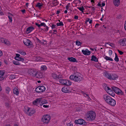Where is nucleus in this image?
<instances>
[{
	"label": "nucleus",
	"instance_id": "nucleus-48",
	"mask_svg": "<svg viewBox=\"0 0 126 126\" xmlns=\"http://www.w3.org/2000/svg\"><path fill=\"white\" fill-rule=\"evenodd\" d=\"M67 126H73V125L72 124L70 123L67 124Z\"/></svg>",
	"mask_w": 126,
	"mask_h": 126
},
{
	"label": "nucleus",
	"instance_id": "nucleus-5",
	"mask_svg": "<svg viewBox=\"0 0 126 126\" xmlns=\"http://www.w3.org/2000/svg\"><path fill=\"white\" fill-rule=\"evenodd\" d=\"M111 88L116 94L120 95H122L123 94V92L118 88L113 86L111 87Z\"/></svg>",
	"mask_w": 126,
	"mask_h": 126
},
{
	"label": "nucleus",
	"instance_id": "nucleus-55",
	"mask_svg": "<svg viewBox=\"0 0 126 126\" xmlns=\"http://www.w3.org/2000/svg\"><path fill=\"white\" fill-rule=\"evenodd\" d=\"M99 25V24L97 23L96 24L95 27V28H97Z\"/></svg>",
	"mask_w": 126,
	"mask_h": 126
},
{
	"label": "nucleus",
	"instance_id": "nucleus-54",
	"mask_svg": "<svg viewBox=\"0 0 126 126\" xmlns=\"http://www.w3.org/2000/svg\"><path fill=\"white\" fill-rule=\"evenodd\" d=\"M78 16H74V18L76 19H78Z\"/></svg>",
	"mask_w": 126,
	"mask_h": 126
},
{
	"label": "nucleus",
	"instance_id": "nucleus-59",
	"mask_svg": "<svg viewBox=\"0 0 126 126\" xmlns=\"http://www.w3.org/2000/svg\"><path fill=\"white\" fill-rule=\"evenodd\" d=\"M92 7V10H93V11H94V10H95V8H94V7Z\"/></svg>",
	"mask_w": 126,
	"mask_h": 126
},
{
	"label": "nucleus",
	"instance_id": "nucleus-18",
	"mask_svg": "<svg viewBox=\"0 0 126 126\" xmlns=\"http://www.w3.org/2000/svg\"><path fill=\"white\" fill-rule=\"evenodd\" d=\"M82 52L84 55H90L91 54V52L87 49H86L85 50H82Z\"/></svg>",
	"mask_w": 126,
	"mask_h": 126
},
{
	"label": "nucleus",
	"instance_id": "nucleus-37",
	"mask_svg": "<svg viewBox=\"0 0 126 126\" xmlns=\"http://www.w3.org/2000/svg\"><path fill=\"white\" fill-rule=\"evenodd\" d=\"M77 8L79 9V10L82 12V13L83 12V10H84V9L83 6H82L81 7H78Z\"/></svg>",
	"mask_w": 126,
	"mask_h": 126
},
{
	"label": "nucleus",
	"instance_id": "nucleus-39",
	"mask_svg": "<svg viewBox=\"0 0 126 126\" xmlns=\"http://www.w3.org/2000/svg\"><path fill=\"white\" fill-rule=\"evenodd\" d=\"M16 57H15V59L16 60L18 59V58L20 57V55L19 54H16Z\"/></svg>",
	"mask_w": 126,
	"mask_h": 126
},
{
	"label": "nucleus",
	"instance_id": "nucleus-42",
	"mask_svg": "<svg viewBox=\"0 0 126 126\" xmlns=\"http://www.w3.org/2000/svg\"><path fill=\"white\" fill-rule=\"evenodd\" d=\"M8 17L9 19V21L10 22H12V18L11 16H8Z\"/></svg>",
	"mask_w": 126,
	"mask_h": 126
},
{
	"label": "nucleus",
	"instance_id": "nucleus-22",
	"mask_svg": "<svg viewBox=\"0 0 126 126\" xmlns=\"http://www.w3.org/2000/svg\"><path fill=\"white\" fill-rule=\"evenodd\" d=\"M108 94L113 97L114 96L115 94L113 91L110 89L108 92H107Z\"/></svg>",
	"mask_w": 126,
	"mask_h": 126
},
{
	"label": "nucleus",
	"instance_id": "nucleus-38",
	"mask_svg": "<svg viewBox=\"0 0 126 126\" xmlns=\"http://www.w3.org/2000/svg\"><path fill=\"white\" fill-rule=\"evenodd\" d=\"M15 78V75H10L9 78L11 79H13Z\"/></svg>",
	"mask_w": 126,
	"mask_h": 126
},
{
	"label": "nucleus",
	"instance_id": "nucleus-2",
	"mask_svg": "<svg viewBox=\"0 0 126 126\" xmlns=\"http://www.w3.org/2000/svg\"><path fill=\"white\" fill-rule=\"evenodd\" d=\"M70 79L73 80L74 81L79 82L83 80L82 75L79 73H75L74 75H71L69 77Z\"/></svg>",
	"mask_w": 126,
	"mask_h": 126
},
{
	"label": "nucleus",
	"instance_id": "nucleus-56",
	"mask_svg": "<svg viewBox=\"0 0 126 126\" xmlns=\"http://www.w3.org/2000/svg\"><path fill=\"white\" fill-rule=\"evenodd\" d=\"M48 106L45 105H43V107L45 108L48 107Z\"/></svg>",
	"mask_w": 126,
	"mask_h": 126
},
{
	"label": "nucleus",
	"instance_id": "nucleus-43",
	"mask_svg": "<svg viewBox=\"0 0 126 126\" xmlns=\"http://www.w3.org/2000/svg\"><path fill=\"white\" fill-rule=\"evenodd\" d=\"M110 89V88L108 87H106L105 88V89L107 93V92H108Z\"/></svg>",
	"mask_w": 126,
	"mask_h": 126
},
{
	"label": "nucleus",
	"instance_id": "nucleus-60",
	"mask_svg": "<svg viewBox=\"0 0 126 126\" xmlns=\"http://www.w3.org/2000/svg\"><path fill=\"white\" fill-rule=\"evenodd\" d=\"M60 13V11L59 10H57V11L56 14H58Z\"/></svg>",
	"mask_w": 126,
	"mask_h": 126
},
{
	"label": "nucleus",
	"instance_id": "nucleus-19",
	"mask_svg": "<svg viewBox=\"0 0 126 126\" xmlns=\"http://www.w3.org/2000/svg\"><path fill=\"white\" fill-rule=\"evenodd\" d=\"M66 87H64L62 88V91L63 92L65 93L70 92V91Z\"/></svg>",
	"mask_w": 126,
	"mask_h": 126
},
{
	"label": "nucleus",
	"instance_id": "nucleus-32",
	"mask_svg": "<svg viewBox=\"0 0 126 126\" xmlns=\"http://www.w3.org/2000/svg\"><path fill=\"white\" fill-rule=\"evenodd\" d=\"M43 4H42L40 3H38L37 4L36 6L37 7H38L39 8H41L42 7V5H43Z\"/></svg>",
	"mask_w": 126,
	"mask_h": 126
},
{
	"label": "nucleus",
	"instance_id": "nucleus-31",
	"mask_svg": "<svg viewBox=\"0 0 126 126\" xmlns=\"http://www.w3.org/2000/svg\"><path fill=\"white\" fill-rule=\"evenodd\" d=\"M18 52L21 54L23 55H26V53L22 50L19 51Z\"/></svg>",
	"mask_w": 126,
	"mask_h": 126
},
{
	"label": "nucleus",
	"instance_id": "nucleus-63",
	"mask_svg": "<svg viewBox=\"0 0 126 126\" xmlns=\"http://www.w3.org/2000/svg\"><path fill=\"white\" fill-rule=\"evenodd\" d=\"M92 20H90L89 21L90 24H91L92 23Z\"/></svg>",
	"mask_w": 126,
	"mask_h": 126
},
{
	"label": "nucleus",
	"instance_id": "nucleus-46",
	"mask_svg": "<svg viewBox=\"0 0 126 126\" xmlns=\"http://www.w3.org/2000/svg\"><path fill=\"white\" fill-rule=\"evenodd\" d=\"M44 27L46 28V29H45V31H47L48 30V27L46 25V26H45Z\"/></svg>",
	"mask_w": 126,
	"mask_h": 126
},
{
	"label": "nucleus",
	"instance_id": "nucleus-62",
	"mask_svg": "<svg viewBox=\"0 0 126 126\" xmlns=\"http://www.w3.org/2000/svg\"><path fill=\"white\" fill-rule=\"evenodd\" d=\"M69 6L68 5H67L66 7V8L67 10H68V9Z\"/></svg>",
	"mask_w": 126,
	"mask_h": 126
},
{
	"label": "nucleus",
	"instance_id": "nucleus-52",
	"mask_svg": "<svg viewBox=\"0 0 126 126\" xmlns=\"http://www.w3.org/2000/svg\"><path fill=\"white\" fill-rule=\"evenodd\" d=\"M21 11L23 13H24L25 12V9L21 10Z\"/></svg>",
	"mask_w": 126,
	"mask_h": 126
},
{
	"label": "nucleus",
	"instance_id": "nucleus-7",
	"mask_svg": "<svg viewBox=\"0 0 126 126\" xmlns=\"http://www.w3.org/2000/svg\"><path fill=\"white\" fill-rule=\"evenodd\" d=\"M59 81L60 83L67 86L70 85L71 84V82L69 80H67L60 79Z\"/></svg>",
	"mask_w": 126,
	"mask_h": 126
},
{
	"label": "nucleus",
	"instance_id": "nucleus-8",
	"mask_svg": "<svg viewBox=\"0 0 126 126\" xmlns=\"http://www.w3.org/2000/svg\"><path fill=\"white\" fill-rule=\"evenodd\" d=\"M33 104L36 105L38 107H40L42 105V104L41 99V98L37 99L33 102Z\"/></svg>",
	"mask_w": 126,
	"mask_h": 126
},
{
	"label": "nucleus",
	"instance_id": "nucleus-58",
	"mask_svg": "<svg viewBox=\"0 0 126 126\" xmlns=\"http://www.w3.org/2000/svg\"><path fill=\"white\" fill-rule=\"evenodd\" d=\"M105 5V3H103L102 4V6H101L102 7L104 6Z\"/></svg>",
	"mask_w": 126,
	"mask_h": 126
},
{
	"label": "nucleus",
	"instance_id": "nucleus-47",
	"mask_svg": "<svg viewBox=\"0 0 126 126\" xmlns=\"http://www.w3.org/2000/svg\"><path fill=\"white\" fill-rule=\"evenodd\" d=\"M52 24V25L51 26L52 29H53L55 28H56V25H55L54 24Z\"/></svg>",
	"mask_w": 126,
	"mask_h": 126
},
{
	"label": "nucleus",
	"instance_id": "nucleus-28",
	"mask_svg": "<svg viewBox=\"0 0 126 126\" xmlns=\"http://www.w3.org/2000/svg\"><path fill=\"white\" fill-rule=\"evenodd\" d=\"M53 77L55 79H57L58 75L55 73H53L52 75Z\"/></svg>",
	"mask_w": 126,
	"mask_h": 126
},
{
	"label": "nucleus",
	"instance_id": "nucleus-57",
	"mask_svg": "<svg viewBox=\"0 0 126 126\" xmlns=\"http://www.w3.org/2000/svg\"><path fill=\"white\" fill-rule=\"evenodd\" d=\"M2 54V53L1 51L0 50V57L1 56Z\"/></svg>",
	"mask_w": 126,
	"mask_h": 126
},
{
	"label": "nucleus",
	"instance_id": "nucleus-53",
	"mask_svg": "<svg viewBox=\"0 0 126 126\" xmlns=\"http://www.w3.org/2000/svg\"><path fill=\"white\" fill-rule=\"evenodd\" d=\"M124 27L125 30H126V21H125L124 24Z\"/></svg>",
	"mask_w": 126,
	"mask_h": 126
},
{
	"label": "nucleus",
	"instance_id": "nucleus-20",
	"mask_svg": "<svg viewBox=\"0 0 126 126\" xmlns=\"http://www.w3.org/2000/svg\"><path fill=\"white\" fill-rule=\"evenodd\" d=\"M34 28L32 27H29L27 28L26 30V32L27 33H30L34 30Z\"/></svg>",
	"mask_w": 126,
	"mask_h": 126
},
{
	"label": "nucleus",
	"instance_id": "nucleus-50",
	"mask_svg": "<svg viewBox=\"0 0 126 126\" xmlns=\"http://www.w3.org/2000/svg\"><path fill=\"white\" fill-rule=\"evenodd\" d=\"M83 95L84 96H85L86 97V96H87L88 97V94H86V93H83Z\"/></svg>",
	"mask_w": 126,
	"mask_h": 126
},
{
	"label": "nucleus",
	"instance_id": "nucleus-27",
	"mask_svg": "<svg viewBox=\"0 0 126 126\" xmlns=\"http://www.w3.org/2000/svg\"><path fill=\"white\" fill-rule=\"evenodd\" d=\"M59 21L60 22L57 23L56 24L57 26H63V22H60V20H59Z\"/></svg>",
	"mask_w": 126,
	"mask_h": 126
},
{
	"label": "nucleus",
	"instance_id": "nucleus-4",
	"mask_svg": "<svg viewBox=\"0 0 126 126\" xmlns=\"http://www.w3.org/2000/svg\"><path fill=\"white\" fill-rule=\"evenodd\" d=\"M104 74L105 77L110 80H114L118 78V76L115 74H111L106 72H105Z\"/></svg>",
	"mask_w": 126,
	"mask_h": 126
},
{
	"label": "nucleus",
	"instance_id": "nucleus-29",
	"mask_svg": "<svg viewBox=\"0 0 126 126\" xmlns=\"http://www.w3.org/2000/svg\"><path fill=\"white\" fill-rule=\"evenodd\" d=\"M104 58L107 60H110V61H113L112 59L109 57H108L107 56H106Z\"/></svg>",
	"mask_w": 126,
	"mask_h": 126
},
{
	"label": "nucleus",
	"instance_id": "nucleus-44",
	"mask_svg": "<svg viewBox=\"0 0 126 126\" xmlns=\"http://www.w3.org/2000/svg\"><path fill=\"white\" fill-rule=\"evenodd\" d=\"M44 26V27L46 26V25L45 23H41L40 24V26Z\"/></svg>",
	"mask_w": 126,
	"mask_h": 126
},
{
	"label": "nucleus",
	"instance_id": "nucleus-34",
	"mask_svg": "<svg viewBox=\"0 0 126 126\" xmlns=\"http://www.w3.org/2000/svg\"><path fill=\"white\" fill-rule=\"evenodd\" d=\"M76 44L78 46H80L81 43L79 41L77 40L76 41Z\"/></svg>",
	"mask_w": 126,
	"mask_h": 126
},
{
	"label": "nucleus",
	"instance_id": "nucleus-12",
	"mask_svg": "<svg viewBox=\"0 0 126 126\" xmlns=\"http://www.w3.org/2000/svg\"><path fill=\"white\" fill-rule=\"evenodd\" d=\"M26 113L29 116L32 115L35 112V111L34 110L31 109V108H28Z\"/></svg>",
	"mask_w": 126,
	"mask_h": 126
},
{
	"label": "nucleus",
	"instance_id": "nucleus-30",
	"mask_svg": "<svg viewBox=\"0 0 126 126\" xmlns=\"http://www.w3.org/2000/svg\"><path fill=\"white\" fill-rule=\"evenodd\" d=\"M10 89L8 87H7L5 89L6 93L8 94L9 93V92L10 91Z\"/></svg>",
	"mask_w": 126,
	"mask_h": 126
},
{
	"label": "nucleus",
	"instance_id": "nucleus-49",
	"mask_svg": "<svg viewBox=\"0 0 126 126\" xmlns=\"http://www.w3.org/2000/svg\"><path fill=\"white\" fill-rule=\"evenodd\" d=\"M35 24L39 27V28H40V24H39L37 23H35Z\"/></svg>",
	"mask_w": 126,
	"mask_h": 126
},
{
	"label": "nucleus",
	"instance_id": "nucleus-25",
	"mask_svg": "<svg viewBox=\"0 0 126 126\" xmlns=\"http://www.w3.org/2000/svg\"><path fill=\"white\" fill-rule=\"evenodd\" d=\"M13 92L14 94L17 95L19 94L18 90L16 88H15L13 90Z\"/></svg>",
	"mask_w": 126,
	"mask_h": 126
},
{
	"label": "nucleus",
	"instance_id": "nucleus-41",
	"mask_svg": "<svg viewBox=\"0 0 126 126\" xmlns=\"http://www.w3.org/2000/svg\"><path fill=\"white\" fill-rule=\"evenodd\" d=\"M63 77V76L61 75H58L57 79H59V80H60V79H61V78H62Z\"/></svg>",
	"mask_w": 126,
	"mask_h": 126
},
{
	"label": "nucleus",
	"instance_id": "nucleus-1",
	"mask_svg": "<svg viewBox=\"0 0 126 126\" xmlns=\"http://www.w3.org/2000/svg\"><path fill=\"white\" fill-rule=\"evenodd\" d=\"M103 98L106 102L110 105L114 106L116 105V101L108 95H104Z\"/></svg>",
	"mask_w": 126,
	"mask_h": 126
},
{
	"label": "nucleus",
	"instance_id": "nucleus-6",
	"mask_svg": "<svg viewBox=\"0 0 126 126\" xmlns=\"http://www.w3.org/2000/svg\"><path fill=\"white\" fill-rule=\"evenodd\" d=\"M50 119V117L49 115H45L42 117V121L44 123H47L49 122Z\"/></svg>",
	"mask_w": 126,
	"mask_h": 126
},
{
	"label": "nucleus",
	"instance_id": "nucleus-9",
	"mask_svg": "<svg viewBox=\"0 0 126 126\" xmlns=\"http://www.w3.org/2000/svg\"><path fill=\"white\" fill-rule=\"evenodd\" d=\"M46 88L43 86H39L35 89V91L37 92L40 93L45 91Z\"/></svg>",
	"mask_w": 126,
	"mask_h": 126
},
{
	"label": "nucleus",
	"instance_id": "nucleus-36",
	"mask_svg": "<svg viewBox=\"0 0 126 126\" xmlns=\"http://www.w3.org/2000/svg\"><path fill=\"white\" fill-rule=\"evenodd\" d=\"M47 69V67L45 65L41 67V70H46Z\"/></svg>",
	"mask_w": 126,
	"mask_h": 126
},
{
	"label": "nucleus",
	"instance_id": "nucleus-15",
	"mask_svg": "<svg viewBox=\"0 0 126 126\" xmlns=\"http://www.w3.org/2000/svg\"><path fill=\"white\" fill-rule=\"evenodd\" d=\"M5 73V72L3 70H0V81H2L4 79L3 75Z\"/></svg>",
	"mask_w": 126,
	"mask_h": 126
},
{
	"label": "nucleus",
	"instance_id": "nucleus-45",
	"mask_svg": "<svg viewBox=\"0 0 126 126\" xmlns=\"http://www.w3.org/2000/svg\"><path fill=\"white\" fill-rule=\"evenodd\" d=\"M118 51L120 55H121L123 53V52L122 51L119 50H118Z\"/></svg>",
	"mask_w": 126,
	"mask_h": 126
},
{
	"label": "nucleus",
	"instance_id": "nucleus-11",
	"mask_svg": "<svg viewBox=\"0 0 126 126\" xmlns=\"http://www.w3.org/2000/svg\"><path fill=\"white\" fill-rule=\"evenodd\" d=\"M37 72L35 70L31 69L29 70L28 72L33 77H35L37 74Z\"/></svg>",
	"mask_w": 126,
	"mask_h": 126
},
{
	"label": "nucleus",
	"instance_id": "nucleus-3",
	"mask_svg": "<svg viewBox=\"0 0 126 126\" xmlns=\"http://www.w3.org/2000/svg\"><path fill=\"white\" fill-rule=\"evenodd\" d=\"M96 116L95 113L94 112L92 111H90L87 115V118L89 120L92 121L95 119Z\"/></svg>",
	"mask_w": 126,
	"mask_h": 126
},
{
	"label": "nucleus",
	"instance_id": "nucleus-14",
	"mask_svg": "<svg viewBox=\"0 0 126 126\" xmlns=\"http://www.w3.org/2000/svg\"><path fill=\"white\" fill-rule=\"evenodd\" d=\"M120 44L122 46L126 45V38H124L121 39L119 41Z\"/></svg>",
	"mask_w": 126,
	"mask_h": 126
},
{
	"label": "nucleus",
	"instance_id": "nucleus-64",
	"mask_svg": "<svg viewBox=\"0 0 126 126\" xmlns=\"http://www.w3.org/2000/svg\"><path fill=\"white\" fill-rule=\"evenodd\" d=\"M112 51L111 50H110L109 51V53H111L112 54Z\"/></svg>",
	"mask_w": 126,
	"mask_h": 126
},
{
	"label": "nucleus",
	"instance_id": "nucleus-23",
	"mask_svg": "<svg viewBox=\"0 0 126 126\" xmlns=\"http://www.w3.org/2000/svg\"><path fill=\"white\" fill-rule=\"evenodd\" d=\"M67 59L69 61L71 62H75L76 61V59L73 57L68 58Z\"/></svg>",
	"mask_w": 126,
	"mask_h": 126
},
{
	"label": "nucleus",
	"instance_id": "nucleus-10",
	"mask_svg": "<svg viewBox=\"0 0 126 126\" xmlns=\"http://www.w3.org/2000/svg\"><path fill=\"white\" fill-rule=\"evenodd\" d=\"M75 122L76 124L80 125H85L86 124L85 121L82 119H79L77 120H75Z\"/></svg>",
	"mask_w": 126,
	"mask_h": 126
},
{
	"label": "nucleus",
	"instance_id": "nucleus-61",
	"mask_svg": "<svg viewBox=\"0 0 126 126\" xmlns=\"http://www.w3.org/2000/svg\"><path fill=\"white\" fill-rule=\"evenodd\" d=\"M98 6H100V7H102V6H101V4L99 3L98 4Z\"/></svg>",
	"mask_w": 126,
	"mask_h": 126
},
{
	"label": "nucleus",
	"instance_id": "nucleus-35",
	"mask_svg": "<svg viewBox=\"0 0 126 126\" xmlns=\"http://www.w3.org/2000/svg\"><path fill=\"white\" fill-rule=\"evenodd\" d=\"M115 56L114 58V60L116 62H118L119 61V58L117 55L115 53Z\"/></svg>",
	"mask_w": 126,
	"mask_h": 126
},
{
	"label": "nucleus",
	"instance_id": "nucleus-13",
	"mask_svg": "<svg viewBox=\"0 0 126 126\" xmlns=\"http://www.w3.org/2000/svg\"><path fill=\"white\" fill-rule=\"evenodd\" d=\"M23 43L25 45L28 46H30L32 45V43L29 39H25L23 40Z\"/></svg>",
	"mask_w": 126,
	"mask_h": 126
},
{
	"label": "nucleus",
	"instance_id": "nucleus-33",
	"mask_svg": "<svg viewBox=\"0 0 126 126\" xmlns=\"http://www.w3.org/2000/svg\"><path fill=\"white\" fill-rule=\"evenodd\" d=\"M13 63L16 65H19L20 64L18 61H13Z\"/></svg>",
	"mask_w": 126,
	"mask_h": 126
},
{
	"label": "nucleus",
	"instance_id": "nucleus-16",
	"mask_svg": "<svg viewBox=\"0 0 126 126\" xmlns=\"http://www.w3.org/2000/svg\"><path fill=\"white\" fill-rule=\"evenodd\" d=\"M35 77L37 78H41L43 77V76L41 72L37 71V74Z\"/></svg>",
	"mask_w": 126,
	"mask_h": 126
},
{
	"label": "nucleus",
	"instance_id": "nucleus-26",
	"mask_svg": "<svg viewBox=\"0 0 126 126\" xmlns=\"http://www.w3.org/2000/svg\"><path fill=\"white\" fill-rule=\"evenodd\" d=\"M52 2L54 6H56L59 4V2L57 0H52Z\"/></svg>",
	"mask_w": 126,
	"mask_h": 126
},
{
	"label": "nucleus",
	"instance_id": "nucleus-51",
	"mask_svg": "<svg viewBox=\"0 0 126 126\" xmlns=\"http://www.w3.org/2000/svg\"><path fill=\"white\" fill-rule=\"evenodd\" d=\"M36 39L37 41V42H39V43H40L41 42V41L39 39H38L37 38H36Z\"/></svg>",
	"mask_w": 126,
	"mask_h": 126
},
{
	"label": "nucleus",
	"instance_id": "nucleus-24",
	"mask_svg": "<svg viewBox=\"0 0 126 126\" xmlns=\"http://www.w3.org/2000/svg\"><path fill=\"white\" fill-rule=\"evenodd\" d=\"M91 60L92 61H93L95 62H98V59L94 55L92 56V58Z\"/></svg>",
	"mask_w": 126,
	"mask_h": 126
},
{
	"label": "nucleus",
	"instance_id": "nucleus-17",
	"mask_svg": "<svg viewBox=\"0 0 126 126\" xmlns=\"http://www.w3.org/2000/svg\"><path fill=\"white\" fill-rule=\"evenodd\" d=\"M0 41L1 42L4 43L5 44L7 45H9L10 44L9 42L7 40L5 39L4 38H2L0 40Z\"/></svg>",
	"mask_w": 126,
	"mask_h": 126
},
{
	"label": "nucleus",
	"instance_id": "nucleus-21",
	"mask_svg": "<svg viewBox=\"0 0 126 126\" xmlns=\"http://www.w3.org/2000/svg\"><path fill=\"white\" fill-rule=\"evenodd\" d=\"M113 3L114 5L117 7L120 4V0H113Z\"/></svg>",
	"mask_w": 126,
	"mask_h": 126
},
{
	"label": "nucleus",
	"instance_id": "nucleus-40",
	"mask_svg": "<svg viewBox=\"0 0 126 126\" xmlns=\"http://www.w3.org/2000/svg\"><path fill=\"white\" fill-rule=\"evenodd\" d=\"M17 60L18 61H22L23 62L24 61V59L23 58L20 57L18 58V59Z\"/></svg>",
	"mask_w": 126,
	"mask_h": 126
}]
</instances>
